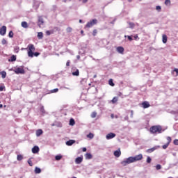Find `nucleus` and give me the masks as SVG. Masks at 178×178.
Here are the masks:
<instances>
[{"label":"nucleus","instance_id":"6","mask_svg":"<svg viewBox=\"0 0 178 178\" xmlns=\"http://www.w3.org/2000/svg\"><path fill=\"white\" fill-rule=\"evenodd\" d=\"M6 34V26H3L0 29V35H5Z\"/></svg>","mask_w":178,"mask_h":178},{"label":"nucleus","instance_id":"37","mask_svg":"<svg viewBox=\"0 0 178 178\" xmlns=\"http://www.w3.org/2000/svg\"><path fill=\"white\" fill-rule=\"evenodd\" d=\"M58 91H59L58 88H55L51 90V93H54V92H58Z\"/></svg>","mask_w":178,"mask_h":178},{"label":"nucleus","instance_id":"31","mask_svg":"<svg viewBox=\"0 0 178 178\" xmlns=\"http://www.w3.org/2000/svg\"><path fill=\"white\" fill-rule=\"evenodd\" d=\"M166 140L168 141L167 144L169 145L170 143H172V138H170V136L167 137Z\"/></svg>","mask_w":178,"mask_h":178},{"label":"nucleus","instance_id":"5","mask_svg":"<svg viewBox=\"0 0 178 178\" xmlns=\"http://www.w3.org/2000/svg\"><path fill=\"white\" fill-rule=\"evenodd\" d=\"M14 72L16 74H24V73H26V72L24 71V68H23V67L15 68Z\"/></svg>","mask_w":178,"mask_h":178},{"label":"nucleus","instance_id":"34","mask_svg":"<svg viewBox=\"0 0 178 178\" xmlns=\"http://www.w3.org/2000/svg\"><path fill=\"white\" fill-rule=\"evenodd\" d=\"M73 29L72 27H67L66 29L67 33H72Z\"/></svg>","mask_w":178,"mask_h":178},{"label":"nucleus","instance_id":"4","mask_svg":"<svg viewBox=\"0 0 178 178\" xmlns=\"http://www.w3.org/2000/svg\"><path fill=\"white\" fill-rule=\"evenodd\" d=\"M97 23H98V20H97V19H93L86 24V27L90 29V27H92V26H95Z\"/></svg>","mask_w":178,"mask_h":178},{"label":"nucleus","instance_id":"60","mask_svg":"<svg viewBox=\"0 0 178 178\" xmlns=\"http://www.w3.org/2000/svg\"><path fill=\"white\" fill-rule=\"evenodd\" d=\"M137 37H138L137 35H136V36H135V38H137Z\"/></svg>","mask_w":178,"mask_h":178},{"label":"nucleus","instance_id":"25","mask_svg":"<svg viewBox=\"0 0 178 178\" xmlns=\"http://www.w3.org/2000/svg\"><path fill=\"white\" fill-rule=\"evenodd\" d=\"M108 84H109V86H111V87H115V83H113V79H109Z\"/></svg>","mask_w":178,"mask_h":178},{"label":"nucleus","instance_id":"56","mask_svg":"<svg viewBox=\"0 0 178 178\" xmlns=\"http://www.w3.org/2000/svg\"><path fill=\"white\" fill-rule=\"evenodd\" d=\"M3 105L2 104H0V108H3Z\"/></svg>","mask_w":178,"mask_h":178},{"label":"nucleus","instance_id":"21","mask_svg":"<svg viewBox=\"0 0 178 178\" xmlns=\"http://www.w3.org/2000/svg\"><path fill=\"white\" fill-rule=\"evenodd\" d=\"M155 149H156V147H152V148L148 149L147 150V152H148V154H151V152H154Z\"/></svg>","mask_w":178,"mask_h":178},{"label":"nucleus","instance_id":"29","mask_svg":"<svg viewBox=\"0 0 178 178\" xmlns=\"http://www.w3.org/2000/svg\"><path fill=\"white\" fill-rule=\"evenodd\" d=\"M88 138L92 139L94 138V134L92 133H90L89 134L87 135Z\"/></svg>","mask_w":178,"mask_h":178},{"label":"nucleus","instance_id":"19","mask_svg":"<svg viewBox=\"0 0 178 178\" xmlns=\"http://www.w3.org/2000/svg\"><path fill=\"white\" fill-rule=\"evenodd\" d=\"M85 156H86V159H92V155L90 153H87Z\"/></svg>","mask_w":178,"mask_h":178},{"label":"nucleus","instance_id":"3","mask_svg":"<svg viewBox=\"0 0 178 178\" xmlns=\"http://www.w3.org/2000/svg\"><path fill=\"white\" fill-rule=\"evenodd\" d=\"M35 51V47H34V44H29L28 45V56H29V58H33Z\"/></svg>","mask_w":178,"mask_h":178},{"label":"nucleus","instance_id":"58","mask_svg":"<svg viewBox=\"0 0 178 178\" xmlns=\"http://www.w3.org/2000/svg\"><path fill=\"white\" fill-rule=\"evenodd\" d=\"M129 2H131L133 0H128Z\"/></svg>","mask_w":178,"mask_h":178},{"label":"nucleus","instance_id":"42","mask_svg":"<svg viewBox=\"0 0 178 178\" xmlns=\"http://www.w3.org/2000/svg\"><path fill=\"white\" fill-rule=\"evenodd\" d=\"M7 42H8L5 39H3L2 41H1V44H3V45H5V44H7Z\"/></svg>","mask_w":178,"mask_h":178},{"label":"nucleus","instance_id":"7","mask_svg":"<svg viewBox=\"0 0 178 178\" xmlns=\"http://www.w3.org/2000/svg\"><path fill=\"white\" fill-rule=\"evenodd\" d=\"M114 137H116V134L113 133H109L106 135V140H111L112 138H114Z\"/></svg>","mask_w":178,"mask_h":178},{"label":"nucleus","instance_id":"54","mask_svg":"<svg viewBox=\"0 0 178 178\" xmlns=\"http://www.w3.org/2000/svg\"><path fill=\"white\" fill-rule=\"evenodd\" d=\"M81 34H84V31H81Z\"/></svg>","mask_w":178,"mask_h":178},{"label":"nucleus","instance_id":"1","mask_svg":"<svg viewBox=\"0 0 178 178\" xmlns=\"http://www.w3.org/2000/svg\"><path fill=\"white\" fill-rule=\"evenodd\" d=\"M142 159H143V155L141 154H140L135 156H130V157L126 159V160L121 162V165H122L123 166H127V165H129L130 163H133L134 162L141 161Z\"/></svg>","mask_w":178,"mask_h":178},{"label":"nucleus","instance_id":"41","mask_svg":"<svg viewBox=\"0 0 178 178\" xmlns=\"http://www.w3.org/2000/svg\"><path fill=\"white\" fill-rule=\"evenodd\" d=\"M28 163L30 166H33V161H31V159L28 160Z\"/></svg>","mask_w":178,"mask_h":178},{"label":"nucleus","instance_id":"55","mask_svg":"<svg viewBox=\"0 0 178 178\" xmlns=\"http://www.w3.org/2000/svg\"><path fill=\"white\" fill-rule=\"evenodd\" d=\"M79 23H83V20L79 19Z\"/></svg>","mask_w":178,"mask_h":178},{"label":"nucleus","instance_id":"15","mask_svg":"<svg viewBox=\"0 0 178 178\" xmlns=\"http://www.w3.org/2000/svg\"><path fill=\"white\" fill-rule=\"evenodd\" d=\"M22 27L24 29H29V24L26 22H22L21 24Z\"/></svg>","mask_w":178,"mask_h":178},{"label":"nucleus","instance_id":"13","mask_svg":"<svg viewBox=\"0 0 178 178\" xmlns=\"http://www.w3.org/2000/svg\"><path fill=\"white\" fill-rule=\"evenodd\" d=\"M117 51L119 52V54H123V52H124V48H123V47H117Z\"/></svg>","mask_w":178,"mask_h":178},{"label":"nucleus","instance_id":"8","mask_svg":"<svg viewBox=\"0 0 178 178\" xmlns=\"http://www.w3.org/2000/svg\"><path fill=\"white\" fill-rule=\"evenodd\" d=\"M142 106H143V108H144V109H147V108H149L151 106V105L149 104V103L148 102H143L142 103Z\"/></svg>","mask_w":178,"mask_h":178},{"label":"nucleus","instance_id":"11","mask_svg":"<svg viewBox=\"0 0 178 178\" xmlns=\"http://www.w3.org/2000/svg\"><path fill=\"white\" fill-rule=\"evenodd\" d=\"M74 143H76V140H70L66 142V145H67L68 147H70V146H72V144H74Z\"/></svg>","mask_w":178,"mask_h":178},{"label":"nucleus","instance_id":"61","mask_svg":"<svg viewBox=\"0 0 178 178\" xmlns=\"http://www.w3.org/2000/svg\"><path fill=\"white\" fill-rule=\"evenodd\" d=\"M80 58V56H78V58Z\"/></svg>","mask_w":178,"mask_h":178},{"label":"nucleus","instance_id":"40","mask_svg":"<svg viewBox=\"0 0 178 178\" xmlns=\"http://www.w3.org/2000/svg\"><path fill=\"white\" fill-rule=\"evenodd\" d=\"M151 161H152V159H151V157L148 156V157L147 158V163H149L151 162Z\"/></svg>","mask_w":178,"mask_h":178},{"label":"nucleus","instance_id":"20","mask_svg":"<svg viewBox=\"0 0 178 178\" xmlns=\"http://www.w3.org/2000/svg\"><path fill=\"white\" fill-rule=\"evenodd\" d=\"M16 60V56L13 55L10 57V59L8 60L9 62H15Z\"/></svg>","mask_w":178,"mask_h":178},{"label":"nucleus","instance_id":"44","mask_svg":"<svg viewBox=\"0 0 178 178\" xmlns=\"http://www.w3.org/2000/svg\"><path fill=\"white\" fill-rule=\"evenodd\" d=\"M156 10H159V12H160V11H161V6H157L156 7Z\"/></svg>","mask_w":178,"mask_h":178},{"label":"nucleus","instance_id":"50","mask_svg":"<svg viewBox=\"0 0 178 178\" xmlns=\"http://www.w3.org/2000/svg\"><path fill=\"white\" fill-rule=\"evenodd\" d=\"M174 72H175L177 73V76H178V69L177 68H175L174 70Z\"/></svg>","mask_w":178,"mask_h":178},{"label":"nucleus","instance_id":"49","mask_svg":"<svg viewBox=\"0 0 178 178\" xmlns=\"http://www.w3.org/2000/svg\"><path fill=\"white\" fill-rule=\"evenodd\" d=\"M46 34H47V35H51V31H47L46 32Z\"/></svg>","mask_w":178,"mask_h":178},{"label":"nucleus","instance_id":"35","mask_svg":"<svg viewBox=\"0 0 178 178\" xmlns=\"http://www.w3.org/2000/svg\"><path fill=\"white\" fill-rule=\"evenodd\" d=\"M17 161H22L23 159V156H22L21 154L17 155Z\"/></svg>","mask_w":178,"mask_h":178},{"label":"nucleus","instance_id":"53","mask_svg":"<svg viewBox=\"0 0 178 178\" xmlns=\"http://www.w3.org/2000/svg\"><path fill=\"white\" fill-rule=\"evenodd\" d=\"M88 0H82L83 3H86Z\"/></svg>","mask_w":178,"mask_h":178},{"label":"nucleus","instance_id":"32","mask_svg":"<svg viewBox=\"0 0 178 178\" xmlns=\"http://www.w3.org/2000/svg\"><path fill=\"white\" fill-rule=\"evenodd\" d=\"M165 5H166V6H170V0H165Z\"/></svg>","mask_w":178,"mask_h":178},{"label":"nucleus","instance_id":"46","mask_svg":"<svg viewBox=\"0 0 178 178\" xmlns=\"http://www.w3.org/2000/svg\"><path fill=\"white\" fill-rule=\"evenodd\" d=\"M39 55H40V53L38 52L33 53V56H38Z\"/></svg>","mask_w":178,"mask_h":178},{"label":"nucleus","instance_id":"52","mask_svg":"<svg viewBox=\"0 0 178 178\" xmlns=\"http://www.w3.org/2000/svg\"><path fill=\"white\" fill-rule=\"evenodd\" d=\"M15 52H17V53L19 52V48H15Z\"/></svg>","mask_w":178,"mask_h":178},{"label":"nucleus","instance_id":"57","mask_svg":"<svg viewBox=\"0 0 178 178\" xmlns=\"http://www.w3.org/2000/svg\"><path fill=\"white\" fill-rule=\"evenodd\" d=\"M93 77H94V79H95V77H97V75H94V76H93Z\"/></svg>","mask_w":178,"mask_h":178},{"label":"nucleus","instance_id":"10","mask_svg":"<svg viewBox=\"0 0 178 178\" xmlns=\"http://www.w3.org/2000/svg\"><path fill=\"white\" fill-rule=\"evenodd\" d=\"M40 152V147L38 146H35L33 148H32V152L33 154H37Z\"/></svg>","mask_w":178,"mask_h":178},{"label":"nucleus","instance_id":"28","mask_svg":"<svg viewBox=\"0 0 178 178\" xmlns=\"http://www.w3.org/2000/svg\"><path fill=\"white\" fill-rule=\"evenodd\" d=\"M111 102L112 104H116V102H118V97H113V99L111 100Z\"/></svg>","mask_w":178,"mask_h":178},{"label":"nucleus","instance_id":"38","mask_svg":"<svg viewBox=\"0 0 178 178\" xmlns=\"http://www.w3.org/2000/svg\"><path fill=\"white\" fill-rule=\"evenodd\" d=\"M168 147H169V143H166L165 145H163L162 146L163 149H166V148H168Z\"/></svg>","mask_w":178,"mask_h":178},{"label":"nucleus","instance_id":"47","mask_svg":"<svg viewBox=\"0 0 178 178\" xmlns=\"http://www.w3.org/2000/svg\"><path fill=\"white\" fill-rule=\"evenodd\" d=\"M127 38L129 41H133V38H131V36H127Z\"/></svg>","mask_w":178,"mask_h":178},{"label":"nucleus","instance_id":"18","mask_svg":"<svg viewBox=\"0 0 178 178\" xmlns=\"http://www.w3.org/2000/svg\"><path fill=\"white\" fill-rule=\"evenodd\" d=\"M80 74V72L79 71V70H76V71L72 72V76H79Z\"/></svg>","mask_w":178,"mask_h":178},{"label":"nucleus","instance_id":"17","mask_svg":"<svg viewBox=\"0 0 178 178\" xmlns=\"http://www.w3.org/2000/svg\"><path fill=\"white\" fill-rule=\"evenodd\" d=\"M41 134H42V129H38L36 131V136L38 137H40V136H41Z\"/></svg>","mask_w":178,"mask_h":178},{"label":"nucleus","instance_id":"24","mask_svg":"<svg viewBox=\"0 0 178 178\" xmlns=\"http://www.w3.org/2000/svg\"><path fill=\"white\" fill-rule=\"evenodd\" d=\"M42 37H44V35H43L42 32H39L38 33V38H39V40L42 39Z\"/></svg>","mask_w":178,"mask_h":178},{"label":"nucleus","instance_id":"27","mask_svg":"<svg viewBox=\"0 0 178 178\" xmlns=\"http://www.w3.org/2000/svg\"><path fill=\"white\" fill-rule=\"evenodd\" d=\"M90 116H91V118H92V119L97 118V112H95V111L92 112V113H91V115H90Z\"/></svg>","mask_w":178,"mask_h":178},{"label":"nucleus","instance_id":"48","mask_svg":"<svg viewBox=\"0 0 178 178\" xmlns=\"http://www.w3.org/2000/svg\"><path fill=\"white\" fill-rule=\"evenodd\" d=\"M66 66H70V60H67L66 63Z\"/></svg>","mask_w":178,"mask_h":178},{"label":"nucleus","instance_id":"16","mask_svg":"<svg viewBox=\"0 0 178 178\" xmlns=\"http://www.w3.org/2000/svg\"><path fill=\"white\" fill-rule=\"evenodd\" d=\"M76 163H81L83 162V157H77L75 160Z\"/></svg>","mask_w":178,"mask_h":178},{"label":"nucleus","instance_id":"43","mask_svg":"<svg viewBox=\"0 0 178 178\" xmlns=\"http://www.w3.org/2000/svg\"><path fill=\"white\" fill-rule=\"evenodd\" d=\"M174 145H178V139H175V140H174Z\"/></svg>","mask_w":178,"mask_h":178},{"label":"nucleus","instance_id":"30","mask_svg":"<svg viewBox=\"0 0 178 178\" xmlns=\"http://www.w3.org/2000/svg\"><path fill=\"white\" fill-rule=\"evenodd\" d=\"M56 161H60L62 159V155H57L55 157Z\"/></svg>","mask_w":178,"mask_h":178},{"label":"nucleus","instance_id":"2","mask_svg":"<svg viewBox=\"0 0 178 178\" xmlns=\"http://www.w3.org/2000/svg\"><path fill=\"white\" fill-rule=\"evenodd\" d=\"M150 132H152V134H160V133H162V127L160 125L152 126L150 128Z\"/></svg>","mask_w":178,"mask_h":178},{"label":"nucleus","instance_id":"59","mask_svg":"<svg viewBox=\"0 0 178 178\" xmlns=\"http://www.w3.org/2000/svg\"><path fill=\"white\" fill-rule=\"evenodd\" d=\"M137 37H138L137 35H136V36H135V38H137Z\"/></svg>","mask_w":178,"mask_h":178},{"label":"nucleus","instance_id":"36","mask_svg":"<svg viewBox=\"0 0 178 178\" xmlns=\"http://www.w3.org/2000/svg\"><path fill=\"white\" fill-rule=\"evenodd\" d=\"M156 170H159L162 169V165H161L159 164L156 165Z\"/></svg>","mask_w":178,"mask_h":178},{"label":"nucleus","instance_id":"26","mask_svg":"<svg viewBox=\"0 0 178 178\" xmlns=\"http://www.w3.org/2000/svg\"><path fill=\"white\" fill-rule=\"evenodd\" d=\"M75 124H76V122L74 121V120L73 118L70 119V126H74Z\"/></svg>","mask_w":178,"mask_h":178},{"label":"nucleus","instance_id":"39","mask_svg":"<svg viewBox=\"0 0 178 178\" xmlns=\"http://www.w3.org/2000/svg\"><path fill=\"white\" fill-rule=\"evenodd\" d=\"M97 33H98V31H97V29L93 30V31H92V35H93L94 37H95V35H97Z\"/></svg>","mask_w":178,"mask_h":178},{"label":"nucleus","instance_id":"45","mask_svg":"<svg viewBox=\"0 0 178 178\" xmlns=\"http://www.w3.org/2000/svg\"><path fill=\"white\" fill-rule=\"evenodd\" d=\"M3 90H5V86H0V92L3 91Z\"/></svg>","mask_w":178,"mask_h":178},{"label":"nucleus","instance_id":"9","mask_svg":"<svg viewBox=\"0 0 178 178\" xmlns=\"http://www.w3.org/2000/svg\"><path fill=\"white\" fill-rule=\"evenodd\" d=\"M42 24H44V19H42V17H40L38 18V26H39V27H41V26H42Z\"/></svg>","mask_w":178,"mask_h":178},{"label":"nucleus","instance_id":"62","mask_svg":"<svg viewBox=\"0 0 178 178\" xmlns=\"http://www.w3.org/2000/svg\"><path fill=\"white\" fill-rule=\"evenodd\" d=\"M168 178H173V177H168Z\"/></svg>","mask_w":178,"mask_h":178},{"label":"nucleus","instance_id":"33","mask_svg":"<svg viewBox=\"0 0 178 178\" xmlns=\"http://www.w3.org/2000/svg\"><path fill=\"white\" fill-rule=\"evenodd\" d=\"M13 35H14L13 31H10L8 33V37H10V38H13Z\"/></svg>","mask_w":178,"mask_h":178},{"label":"nucleus","instance_id":"51","mask_svg":"<svg viewBox=\"0 0 178 178\" xmlns=\"http://www.w3.org/2000/svg\"><path fill=\"white\" fill-rule=\"evenodd\" d=\"M82 151H83V152H86V151H87V148L83 147V148L82 149Z\"/></svg>","mask_w":178,"mask_h":178},{"label":"nucleus","instance_id":"23","mask_svg":"<svg viewBox=\"0 0 178 178\" xmlns=\"http://www.w3.org/2000/svg\"><path fill=\"white\" fill-rule=\"evenodd\" d=\"M35 173L36 174H39V173H41V168H38V167H36L35 168Z\"/></svg>","mask_w":178,"mask_h":178},{"label":"nucleus","instance_id":"12","mask_svg":"<svg viewBox=\"0 0 178 178\" xmlns=\"http://www.w3.org/2000/svg\"><path fill=\"white\" fill-rule=\"evenodd\" d=\"M162 42L163 44H166V42H168V36L165 34L162 35Z\"/></svg>","mask_w":178,"mask_h":178},{"label":"nucleus","instance_id":"14","mask_svg":"<svg viewBox=\"0 0 178 178\" xmlns=\"http://www.w3.org/2000/svg\"><path fill=\"white\" fill-rule=\"evenodd\" d=\"M120 155H122V152H120V150H116L114 152V156H116V158H119Z\"/></svg>","mask_w":178,"mask_h":178},{"label":"nucleus","instance_id":"22","mask_svg":"<svg viewBox=\"0 0 178 178\" xmlns=\"http://www.w3.org/2000/svg\"><path fill=\"white\" fill-rule=\"evenodd\" d=\"M0 74L1 75L2 79H5L6 77V72L5 71L1 72Z\"/></svg>","mask_w":178,"mask_h":178}]
</instances>
